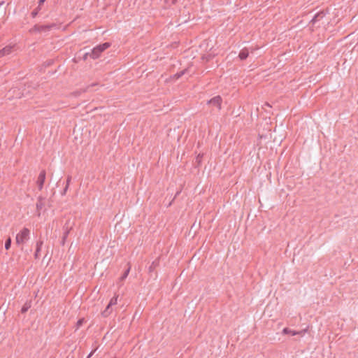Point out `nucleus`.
I'll list each match as a JSON object with an SVG mask.
<instances>
[{
    "instance_id": "obj_13",
    "label": "nucleus",
    "mask_w": 358,
    "mask_h": 358,
    "mask_svg": "<svg viewBox=\"0 0 358 358\" xmlns=\"http://www.w3.org/2000/svg\"><path fill=\"white\" fill-rule=\"evenodd\" d=\"M44 199L42 197H38L37 203H36V210L38 212V215L40 216L41 210L44 207Z\"/></svg>"
},
{
    "instance_id": "obj_14",
    "label": "nucleus",
    "mask_w": 358,
    "mask_h": 358,
    "mask_svg": "<svg viewBox=\"0 0 358 358\" xmlns=\"http://www.w3.org/2000/svg\"><path fill=\"white\" fill-rule=\"evenodd\" d=\"M159 264V259L157 258L155 261H153L151 265L149 266V272H152Z\"/></svg>"
},
{
    "instance_id": "obj_29",
    "label": "nucleus",
    "mask_w": 358,
    "mask_h": 358,
    "mask_svg": "<svg viewBox=\"0 0 358 358\" xmlns=\"http://www.w3.org/2000/svg\"><path fill=\"white\" fill-rule=\"evenodd\" d=\"M197 159H200V155H198Z\"/></svg>"
},
{
    "instance_id": "obj_16",
    "label": "nucleus",
    "mask_w": 358,
    "mask_h": 358,
    "mask_svg": "<svg viewBox=\"0 0 358 358\" xmlns=\"http://www.w3.org/2000/svg\"><path fill=\"white\" fill-rule=\"evenodd\" d=\"M117 299H118V295H115L110 300V302H109V306H115L117 303Z\"/></svg>"
},
{
    "instance_id": "obj_23",
    "label": "nucleus",
    "mask_w": 358,
    "mask_h": 358,
    "mask_svg": "<svg viewBox=\"0 0 358 358\" xmlns=\"http://www.w3.org/2000/svg\"><path fill=\"white\" fill-rule=\"evenodd\" d=\"M71 178H71V176H67L66 186L69 187L70 182H71Z\"/></svg>"
},
{
    "instance_id": "obj_18",
    "label": "nucleus",
    "mask_w": 358,
    "mask_h": 358,
    "mask_svg": "<svg viewBox=\"0 0 358 358\" xmlns=\"http://www.w3.org/2000/svg\"><path fill=\"white\" fill-rule=\"evenodd\" d=\"M41 6H38L37 8H36L31 13V15L32 17H36L38 12L41 10Z\"/></svg>"
},
{
    "instance_id": "obj_15",
    "label": "nucleus",
    "mask_w": 358,
    "mask_h": 358,
    "mask_svg": "<svg viewBox=\"0 0 358 358\" xmlns=\"http://www.w3.org/2000/svg\"><path fill=\"white\" fill-rule=\"evenodd\" d=\"M112 310V306H109V304H108L105 310L101 312V315L103 317H107L111 314Z\"/></svg>"
},
{
    "instance_id": "obj_10",
    "label": "nucleus",
    "mask_w": 358,
    "mask_h": 358,
    "mask_svg": "<svg viewBox=\"0 0 358 358\" xmlns=\"http://www.w3.org/2000/svg\"><path fill=\"white\" fill-rule=\"evenodd\" d=\"M71 229V227L69 226L68 222H66L64 226V234H63L62 240V245H64L66 239L67 238Z\"/></svg>"
},
{
    "instance_id": "obj_22",
    "label": "nucleus",
    "mask_w": 358,
    "mask_h": 358,
    "mask_svg": "<svg viewBox=\"0 0 358 358\" xmlns=\"http://www.w3.org/2000/svg\"><path fill=\"white\" fill-rule=\"evenodd\" d=\"M84 322V319H80L76 323V329H78L80 326H82L83 323Z\"/></svg>"
},
{
    "instance_id": "obj_12",
    "label": "nucleus",
    "mask_w": 358,
    "mask_h": 358,
    "mask_svg": "<svg viewBox=\"0 0 358 358\" xmlns=\"http://www.w3.org/2000/svg\"><path fill=\"white\" fill-rule=\"evenodd\" d=\"M43 241L41 239H39L36 242V251H35V254H34L35 259H38L39 258V257H40V252H41V248L43 246Z\"/></svg>"
},
{
    "instance_id": "obj_26",
    "label": "nucleus",
    "mask_w": 358,
    "mask_h": 358,
    "mask_svg": "<svg viewBox=\"0 0 358 358\" xmlns=\"http://www.w3.org/2000/svg\"><path fill=\"white\" fill-rule=\"evenodd\" d=\"M45 1V0H39L38 6H41Z\"/></svg>"
},
{
    "instance_id": "obj_6",
    "label": "nucleus",
    "mask_w": 358,
    "mask_h": 358,
    "mask_svg": "<svg viewBox=\"0 0 358 358\" xmlns=\"http://www.w3.org/2000/svg\"><path fill=\"white\" fill-rule=\"evenodd\" d=\"M15 48V45H8L0 50V58L10 55Z\"/></svg>"
},
{
    "instance_id": "obj_24",
    "label": "nucleus",
    "mask_w": 358,
    "mask_h": 358,
    "mask_svg": "<svg viewBox=\"0 0 358 358\" xmlns=\"http://www.w3.org/2000/svg\"><path fill=\"white\" fill-rule=\"evenodd\" d=\"M68 189H69V187L65 186V187L64 188V189H63V191L62 192L61 194H62V196H64V195L66 194V192H67Z\"/></svg>"
},
{
    "instance_id": "obj_1",
    "label": "nucleus",
    "mask_w": 358,
    "mask_h": 358,
    "mask_svg": "<svg viewBox=\"0 0 358 358\" xmlns=\"http://www.w3.org/2000/svg\"><path fill=\"white\" fill-rule=\"evenodd\" d=\"M30 238V230L24 227L16 235L15 244L18 246H22L21 250H23V245H24Z\"/></svg>"
},
{
    "instance_id": "obj_25",
    "label": "nucleus",
    "mask_w": 358,
    "mask_h": 358,
    "mask_svg": "<svg viewBox=\"0 0 358 358\" xmlns=\"http://www.w3.org/2000/svg\"><path fill=\"white\" fill-rule=\"evenodd\" d=\"M88 57H90V52H87L83 56V59L84 60H86L87 59Z\"/></svg>"
},
{
    "instance_id": "obj_20",
    "label": "nucleus",
    "mask_w": 358,
    "mask_h": 358,
    "mask_svg": "<svg viewBox=\"0 0 358 358\" xmlns=\"http://www.w3.org/2000/svg\"><path fill=\"white\" fill-rule=\"evenodd\" d=\"M30 307H31V304H30V303H26L22 306V310H21V312H22V313H26Z\"/></svg>"
},
{
    "instance_id": "obj_21",
    "label": "nucleus",
    "mask_w": 358,
    "mask_h": 358,
    "mask_svg": "<svg viewBox=\"0 0 358 358\" xmlns=\"http://www.w3.org/2000/svg\"><path fill=\"white\" fill-rule=\"evenodd\" d=\"M185 71H186V70H182V71H181L180 72L176 73L173 76L174 78H176V79L180 78V77H182L185 73Z\"/></svg>"
},
{
    "instance_id": "obj_9",
    "label": "nucleus",
    "mask_w": 358,
    "mask_h": 358,
    "mask_svg": "<svg viewBox=\"0 0 358 358\" xmlns=\"http://www.w3.org/2000/svg\"><path fill=\"white\" fill-rule=\"evenodd\" d=\"M97 85L96 83H93V84H92V85H88L87 87H85V88L80 89V90H76V91H75V92H72V93L71 94V96H76H76H80V94H82L83 93H85V92H87V91L89 90V88H90V87H94V86H95V85Z\"/></svg>"
},
{
    "instance_id": "obj_5",
    "label": "nucleus",
    "mask_w": 358,
    "mask_h": 358,
    "mask_svg": "<svg viewBox=\"0 0 358 358\" xmlns=\"http://www.w3.org/2000/svg\"><path fill=\"white\" fill-rule=\"evenodd\" d=\"M222 99L220 95L213 97L207 102L208 105L217 108L218 110H220L222 108Z\"/></svg>"
},
{
    "instance_id": "obj_2",
    "label": "nucleus",
    "mask_w": 358,
    "mask_h": 358,
    "mask_svg": "<svg viewBox=\"0 0 358 358\" xmlns=\"http://www.w3.org/2000/svg\"><path fill=\"white\" fill-rule=\"evenodd\" d=\"M110 46L109 43H104L103 44L96 45L90 52V57L93 59L99 57L101 54Z\"/></svg>"
},
{
    "instance_id": "obj_27",
    "label": "nucleus",
    "mask_w": 358,
    "mask_h": 358,
    "mask_svg": "<svg viewBox=\"0 0 358 358\" xmlns=\"http://www.w3.org/2000/svg\"><path fill=\"white\" fill-rule=\"evenodd\" d=\"M93 353H94V351L91 352L89 354V355L87 356V358H90V357L93 355Z\"/></svg>"
},
{
    "instance_id": "obj_28",
    "label": "nucleus",
    "mask_w": 358,
    "mask_h": 358,
    "mask_svg": "<svg viewBox=\"0 0 358 358\" xmlns=\"http://www.w3.org/2000/svg\"><path fill=\"white\" fill-rule=\"evenodd\" d=\"M197 159H200V155H198Z\"/></svg>"
},
{
    "instance_id": "obj_8",
    "label": "nucleus",
    "mask_w": 358,
    "mask_h": 358,
    "mask_svg": "<svg viewBox=\"0 0 358 358\" xmlns=\"http://www.w3.org/2000/svg\"><path fill=\"white\" fill-rule=\"evenodd\" d=\"M326 13L324 11H320L317 14L315 15L313 18L311 20L310 22L313 24H315L317 22L322 20V19L325 17Z\"/></svg>"
},
{
    "instance_id": "obj_7",
    "label": "nucleus",
    "mask_w": 358,
    "mask_h": 358,
    "mask_svg": "<svg viewBox=\"0 0 358 358\" xmlns=\"http://www.w3.org/2000/svg\"><path fill=\"white\" fill-rule=\"evenodd\" d=\"M45 176H46L45 171L42 170L38 176L36 184H37V186H38L39 190H41L43 188L44 182L45 180Z\"/></svg>"
},
{
    "instance_id": "obj_4",
    "label": "nucleus",
    "mask_w": 358,
    "mask_h": 358,
    "mask_svg": "<svg viewBox=\"0 0 358 358\" xmlns=\"http://www.w3.org/2000/svg\"><path fill=\"white\" fill-rule=\"evenodd\" d=\"M258 49L259 47L257 46L255 48L251 47L250 48H244L240 51L238 57L241 60H245L248 58L250 52L253 53L255 50Z\"/></svg>"
},
{
    "instance_id": "obj_19",
    "label": "nucleus",
    "mask_w": 358,
    "mask_h": 358,
    "mask_svg": "<svg viewBox=\"0 0 358 358\" xmlns=\"http://www.w3.org/2000/svg\"><path fill=\"white\" fill-rule=\"evenodd\" d=\"M11 238L9 237L6 239V242H5V249L6 250H9L10 248V246H11Z\"/></svg>"
},
{
    "instance_id": "obj_17",
    "label": "nucleus",
    "mask_w": 358,
    "mask_h": 358,
    "mask_svg": "<svg viewBox=\"0 0 358 358\" xmlns=\"http://www.w3.org/2000/svg\"><path fill=\"white\" fill-rule=\"evenodd\" d=\"M130 268H131V266H129L127 269L124 272V273L120 277V280H124L127 278V277L128 276L129 273L130 271Z\"/></svg>"
},
{
    "instance_id": "obj_11",
    "label": "nucleus",
    "mask_w": 358,
    "mask_h": 358,
    "mask_svg": "<svg viewBox=\"0 0 358 358\" xmlns=\"http://www.w3.org/2000/svg\"><path fill=\"white\" fill-rule=\"evenodd\" d=\"M306 332V330L301 331H296L294 330H292L289 328H284L282 330V334H291L292 336H296V335H302Z\"/></svg>"
},
{
    "instance_id": "obj_3",
    "label": "nucleus",
    "mask_w": 358,
    "mask_h": 358,
    "mask_svg": "<svg viewBox=\"0 0 358 358\" xmlns=\"http://www.w3.org/2000/svg\"><path fill=\"white\" fill-rule=\"evenodd\" d=\"M56 26L55 24H46V25H40V24H35L30 30L29 31L31 33H41V32H48L52 28L55 27Z\"/></svg>"
}]
</instances>
